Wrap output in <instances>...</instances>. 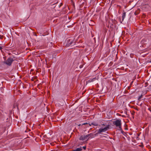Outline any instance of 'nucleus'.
<instances>
[{
	"label": "nucleus",
	"instance_id": "obj_14",
	"mask_svg": "<svg viewBox=\"0 0 151 151\" xmlns=\"http://www.w3.org/2000/svg\"><path fill=\"white\" fill-rule=\"evenodd\" d=\"M3 49V47L1 46H0V50H1V52H2V50Z\"/></svg>",
	"mask_w": 151,
	"mask_h": 151
},
{
	"label": "nucleus",
	"instance_id": "obj_9",
	"mask_svg": "<svg viewBox=\"0 0 151 151\" xmlns=\"http://www.w3.org/2000/svg\"><path fill=\"white\" fill-rule=\"evenodd\" d=\"M139 11H140V10L139 9H138V10H137V11H136L134 12V14H135V15H137L138 14H139Z\"/></svg>",
	"mask_w": 151,
	"mask_h": 151
},
{
	"label": "nucleus",
	"instance_id": "obj_8",
	"mask_svg": "<svg viewBox=\"0 0 151 151\" xmlns=\"http://www.w3.org/2000/svg\"><path fill=\"white\" fill-rule=\"evenodd\" d=\"M82 149L81 148H77L76 149L73 150L72 151H82Z\"/></svg>",
	"mask_w": 151,
	"mask_h": 151
},
{
	"label": "nucleus",
	"instance_id": "obj_20",
	"mask_svg": "<svg viewBox=\"0 0 151 151\" xmlns=\"http://www.w3.org/2000/svg\"><path fill=\"white\" fill-rule=\"evenodd\" d=\"M86 124L85 123H84V124Z\"/></svg>",
	"mask_w": 151,
	"mask_h": 151
},
{
	"label": "nucleus",
	"instance_id": "obj_11",
	"mask_svg": "<svg viewBox=\"0 0 151 151\" xmlns=\"http://www.w3.org/2000/svg\"><path fill=\"white\" fill-rule=\"evenodd\" d=\"M96 79L95 78H93V79H90L89 80V82H91L93 81L94 80H95Z\"/></svg>",
	"mask_w": 151,
	"mask_h": 151
},
{
	"label": "nucleus",
	"instance_id": "obj_2",
	"mask_svg": "<svg viewBox=\"0 0 151 151\" xmlns=\"http://www.w3.org/2000/svg\"><path fill=\"white\" fill-rule=\"evenodd\" d=\"M109 125H108L106 127L104 128H100L98 131V133H101V132H106L109 129Z\"/></svg>",
	"mask_w": 151,
	"mask_h": 151
},
{
	"label": "nucleus",
	"instance_id": "obj_15",
	"mask_svg": "<svg viewBox=\"0 0 151 151\" xmlns=\"http://www.w3.org/2000/svg\"><path fill=\"white\" fill-rule=\"evenodd\" d=\"M134 113H135V112L134 111H133L132 112V115H134Z\"/></svg>",
	"mask_w": 151,
	"mask_h": 151
},
{
	"label": "nucleus",
	"instance_id": "obj_5",
	"mask_svg": "<svg viewBox=\"0 0 151 151\" xmlns=\"http://www.w3.org/2000/svg\"><path fill=\"white\" fill-rule=\"evenodd\" d=\"M73 43V40L72 39H68L67 40L66 45L69 46Z\"/></svg>",
	"mask_w": 151,
	"mask_h": 151
},
{
	"label": "nucleus",
	"instance_id": "obj_6",
	"mask_svg": "<svg viewBox=\"0 0 151 151\" xmlns=\"http://www.w3.org/2000/svg\"><path fill=\"white\" fill-rule=\"evenodd\" d=\"M87 135L88 138H89V139L90 138H93L94 137V135H95L96 134L94 135V134H93V133H91L90 134H87Z\"/></svg>",
	"mask_w": 151,
	"mask_h": 151
},
{
	"label": "nucleus",
	"instance_id": "obj_1",
	"mask_svg": "<svg viewBox=\"0 0 151 151\" xmlns=\"http://www.w3.org/2000/svg\"><path fill=\"white\" fill-rule=\"evenodd\" d=\"M113 124L115 125L116 127L119 128L120 129H121V120H117L114 121L113 122Z\"/></svg>",
	"mask_w": 151,
	"mask_h": 151
},
{
	"label": "nucleus",
	"instance_id": "obj_18",
	"mask_svg": "<svg viewBox=\"0 0 151 151\" xmlns=\"http://www.w3.org/2000/svg\"><path fill=\"white\" fill-rule=\"evenodd\" d=\"M16 105V106H17V107L18 108V106H17V103H16L14 105Z\"/></svg>",
	"mask_w": 151,
	"mask_h": 151
},
{
	"label": "nucleus",
	"instance_id": "obj_17",
	"mask_svg": "<svg viewBox=\"0 0 151 151\" xmlns=\"http://www.w3.org/2000/svg\"><path fill=\"white\" fill-rule=\"evenodd\" d=\"M148 110H149L151 112V108H149Z\"/></svg>",
	"mask_w": 151,
	"mask_h": 151
},
{
	"label": "nucleus",
	"instance_id": "obj_16",
	"mask_svg": "<svg viewBox=\"0 0 151 151\" xmlns=\"http://www.w3.org/2000/svg\"><path fill=\"white\" fill-rule=\"evenodd\" d=\"M83 148L84 149V150H86V146H83Z\"/></svg>",
	"mask_w": 151,
	"mask_h": 151
},
{
	"label": "nucleus",
	"instance_id": "obj_10",
	"mask_svg": "<svg viewBox=\"0 0 151 151\" xmlns=\"http://www.w3.org/2000/svg\"><path fill=\"white\" fill-rule=\"evenodd\" d=\"M91 124L95 126H97L98 125L97 123L95 122H92L91 123Z\"/></svg>",
	"mask_w": 151,
	"mask_h": 151
},
{
	"label": "nucleus",
	"instance_id": "obj_12",
	"mask_svg": "<svg viewBox=\"0 0 151 151\" xmlns=\"http://www.w3.org/2000/svg\"><path fill=\"white\" fill-rule=\"evenodd\" d=\"M142 95H141L138 98V100H140L141 98L142 97Z\"/></svg>",
	"mask_w": 151,
	"mask_h": 151
},
{
	"label": "nucleus",
	"instance_id": "obj_3",
	"mask_svg": "<svg viewBox=\"0 0 151 151\" xmlns=\"http://www.w3.org/2000/svg\"><path fill=\"white\" fill-rule=\"evenodd\" d=\"M13 61L14 60L12 58H9L5 62V63L7 65L10 66Z\"/></svg>",
	"mask_w": 151,
	"mask_h": 151
},
{
	"label": "nucleus",
	"instance_id": "obj_19",
	"mask_svg": "<svg viewBox=\"0 0 151 151\" xmlns=\"http://www.w3.org/2000/svg\"><path fill=\"white\" fill-rule=\"evenodd\" d=\"M102 125L105 126V125L104 124H102Z\"/></svg>",
	"mask_w": 151,
	"mask_h": 151
},
{
	"label": "nucleus",
	"instance_id": "obj_4",
	"mask_svg": "<svg viewBox=\"0 0 151 151\" xmlns=\"http://www.w3.org/2000/svg\"><path fill=\"white\" fill-rule=\"evenodd\" d=\"M89 139V138H88L87 134L86 135H82L80 137L79 139L80 140H88Z\"/></svg>",
	"mask_w": 151,
	"mask_h": 151
},
{
	"label": "nucleus",
	"instance_id": "obj_7",
	"mask_svg": "<svg viewBox=\"0 0 151 151\" xmlns=\"http://www.w3.org/2000/svg\"><path fill=\"white\" fill-rule=\"evenodd\" d=\"M126 16V12H123L122 15V21H123Z\"/></svg>",
	"mask_w": 151,
	"mask_h": 151
},
{
	"label": "nucleus",
	"instance_id": "obj_13",
	"mask_svg": "<svg viewBox=\"0 0 151 151\" xmlns=\"http://www.w3.org/2000/svg\"><path fill=\"white\" fill-rule=\"evenodd\" d=\"M3 37V36H1V35H0V39H2Z\"/></svg>",
	"mask_w": 151,
	"mask_h": 151
}]
</instances>
